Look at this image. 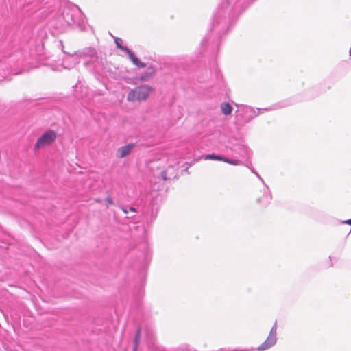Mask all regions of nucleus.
Instances as JSON below:
<instances>
[{"label": "nucleus", "mask_w": 351, "mask_h": 351, "mask_svg": "<svg viewBox=\"0 0 351 351\" xmlns=\"http://www.w3.org/2000/svg\"><path fill=\"white\" fill-rule=\"evenodd\" d=\"M153 73L154 69L152 68H149L147 71L139 77V79L141 81H147L153 75Z\"/></svg>", "instance_id": "18"}, {"label": "nucleus", "mask_w": 351, "mask_h": 351, "mask_svg": "<svg viewBox=\"0 0 351 351\" xmlns=\"http://www.w3.org/2000/svg\"><path fill=\"white\" fill-rule=\"evenodd\" d=\"M158 210L154 209L153 207H148L143 211V215L147 222H152L156 217Z\"/></svg>", "instance_id": "14"}, {"label": "nucleus", "mask_w": 351, "mask_h": 351, "mask_svg": "<svg viewBox=\"0 0 351 351\" xmlns=\"http://www.w3.org/2000/svg\"><path fill=\"white\" fill-rule=\"evenodd\" d=\"M332 265H333V264L331 263H330L329 267H332Z\"/></svg>", "instance_id": "28"}, {"label": "nucleus", "mask_w": 351, "mask_h": 351, "mask_svg": "<svg viewBox=\"0 0 351 351\" xmlns=\"http://www.w3.org/2000/svg\"><path fill=\"white\" fill-rule=\"evenodd\" d=\"M253 350H248V349H243V350H239V349H234V350H227L226 349H221L220 351H252Z\"/></svg>", "instance_id": "25"}, {"label": "nucleus", "mask_w": 351, "mask_h": 351, "mask_svg": "<svg viewBox=\"0 0 351 351\" xmlns=\"http://www.w3.org/2000/svg\"><path fill=\"white\" fill-rule=\"evenodd\" d=\"M329 259H330V261H332V257H331V256H329Z\"/></svg>", "instance_id": "29"}, {"label": "nucleus", "mask_w": 351, "mask_h": 351, "mask_svg": "<svg viewBox=\"0 0 351 351\" xmlns=\"http://www.w3.org/2000/svg\"><path fill=\"white\" fill-rule=\"evenodd\" d=\"M223 162L232 165H240L242 164V162L238 159H230L226 157H224Z\"/></svg>", "instance_id": "19"}, {"label": "nucleus", "mask_w": 351, "mask_h": 351, "mask_svg": "<svg viewBox=\"0 0 351 351\" xmlns=\"http://www.w3.org/2000/svg\"><path fill=\"white\" fill-rule=\"evenodd\" d=\"M341 223L351 225V219H348V220H345V221H342Z\"/></svg>", "instance_id": "26"}, {"label": "nucleus", "mask_w": 351, "mask_h": 351, "mask_svg": "<svg viewBox=\"0 0 351 351\" xmlns=\"http://www.w3.org/2000/svg\"><path fill=\"white\" fill-rule=\"evenodd\" d=\"M122 42L123 40L121 38L114 37V43L117 47L121 51H125L128 56L130 60L135 66L138 68H145L146 66V64L142 62L128 47L122 45Z\"/></svg>", "instance_id": "9"}, {"label": "nucleus", "mask_w": 351, "mask_h": 351, "mask_svg": "<svg viewBox=\"0 0 351 351\" xmlns=\"http://www.w3.org/2000/svg\"><path fill=\"white\" fill-rule=\"evenodd\" d=\"M80 62L86 68H90L96 71H99L103 67V60L99 56L96 49L93 47H86L77 51Z\"/></svg>", "instance_id": "5"}, {"label": "nucleus", "mask_w": 351, "mask_h": 351, "mask_svg": "<svg viewBox=\"0 0 351 351\" xmlns=\"http://www.w3.org/2000/svg\"><path fill=\"white\" fill-rule=\"evenodd\" d=\"M79 12L75 9L67 6L61 7L56 17L53 19V27L60 30H64L66 27L78 24L80 22L77 15Z\"/></svg>", "instance_id": "4"}, {"label": "nucleus", "mask_w": 351, "mask_h": 351, "mask_svg": "<svg viewBox=\"0 0 351 351\" xmlns=\"http://www.w3.org/2000/svg\"><path fill=\"white\" fill-rule=\"evenodd\" d=\"M105 202L107 204V206L112 205L114 204L113 199L110 196L107 197L105 199Z\"/></svg>", "instance_id": "22"}, {"label": "nucleus", "mask_w": 351, "mask_h": 351, "mask_svg": "<svg viewBox=\"0 0 351 351\" xmlns=\"http://www.w3.org/2000/svg\"><path fill=\"white\" fill-rule=\"evenodd\" d=\"M56 138V133L55 131L51 130L46 131L37 140L34 145V149H39L40 148L50 145L55 141Z\"/></svg>", "instance_id": "10"}, {"label": "nucleus", "mask_w": 351, "mask_h": 351, "mask_svg": "<svg viewBox=\"0 0 351 351\" xmlns=\"http://www.w3.org/2000/svg\"><path fill=\"white\" fill-rule=\"evenodd\" d=\"M145 250H146L145 254V258H148L150 257V254H149V248H148V247H147V245L146 244L145 245Z\"/></svg>", "instance_id": "24"}, {"label": "nucleus", "mask_w": 351, "mask_h": 351, "mask_svg": "<svg viewBox=\"0 0 351 351\" xmlns=\"http://www.w3.org/2000/svg\"><path fill=\"white\" fill-rule=\"evenodd\" d=\"M29 57H27L23 50L14 49L5 53L0 57V82L8 79V74H19L24 71H29L31 69L38 68L40 65H45L44 62L33 64L29 62Z\"/></svg>", "instance_id": "2"}, {"label": "nucleus", "mask_w": 351, "mask_h": 351, "mask_svg": "<svg viewBox=\"0 0 351 351\" xmlns=\"http://www.w3.org/2000/svg\"><path fill=\"white\" fill-rule=\"evenodd\" d=\"M277 342V322L276 321L271 327L269 335L263 343L257 347V351H265L270 349Z\"/></svg>", "instance_id": "8"}, {"label": "nucleus", "mask_w": 351, "mask_h": 351, "mask_svg": "<svg viewBox=\"0 0 351 351\" xmlns=\"http://www.w3.org/2000/svg\"><path fill=\"white\" fill-rule=\"evenodd\" d=\"M234 105L237 106V110H236L235 122L237 127L239 128L243 127L245 124L250 123L253 119L256 117L260 114L274 109V107L254 108L250 106L243 104L238 105L236 103Z\"/></svg>", "instance_id": "3"}, {"label": "nucleus", "mask_w": 351, "mask_h": 351, "mask_svg": "<svg viewBox=\"0 0 351 351\" xmlns=\"http://www.w3.org/2000/svg\"><path fill=\"white\" fill-rule=\"evenodd\" d=\"M204 160H219L223 161L224 160V157L220 155L215 154H206L204 156Z\"/></svg>", "instance_id": "16"}, {"label": "nucleus", "mask_w": 351, "mask_h": 351, "mask_svg": "<svg viewBox=\"0 0 351 351\" xmlns=\"http://www.w3.org/2000/svg\"><path fill=\"white\" fill-rule=\"evenodd\" d=\"M250 169L251 171L256 175V176L262 182V184L265 182L263 178L258 174V173L254 169L250 168Z\"/></svg>", "instance_id": "21"}, {"label": "nucleus", "mask_w": 351, "mask_h": 351, "mask_svg": "<svg viewBox=\"0 0 351 351\" xmlns=\"http://www.w3.org/2000/svg\"><path fill=\"white\" fill-rule=\"evenodd\" d=\"M230 149L232 152L231 155L234 158L247 159L251 156L250 148L243 141L232 144Z\"/></svg>", "instance_id": "7"}, {"label": "nucleus", "mask_w": 351, "mask_h": 351, "mask_svg": "<svg viewBox=\"0 0 351 351\" xmlns=\"http://www.w3.org/2000/svg\"><path fill=\"white\" fill-rule=\"evenodd\" d=\"M143 289L142 287H138L137 290L135 291V295L138 299H140L143 295Z\"/></svg>", "instance_id": "20"}, {"label": "nucleus", "mask_w": 351, "mask_h": 351, "mask_svg": "<svg viewBox=\"0 0 351 351\" xmlns=\"http://www.w3.org/2000/svg\"><path fill=\"white\" fill-rule=\"evenodd\" d=\"M152 88L147 85H141L131 90L128 95L129 101L145 100L148 97Z\"/></svg>", "instance_id": "6"}, {"label": "nucleus", "mask_w": 351, "mask_h": 351, "mask_svg": "<svg viewBox=\"0 0 351 351\" xmlns=\"http://www.w3.org/2000/svg\"><path fill=\"white\" fill-rule=\"evenodd\" d=\"M134 147V143H129L126 145L119 147L117 151V156L123 158L127 156Z\"/></svg>", "instance_id": "13"}, {"label": "nucleus", "mask_w": 351, "mask_h": 351, "mask_svg": "<svg viewBox=\"0 0 351 351\" xmlns=\"http://www.w3.org/2000/svg\"><path fill=\"white\" fill-rule=\"evenodd\" d=\"M246 0H225L215 12L208 34L202 42L203 46L210 43L218 45V40L230 28L238 15L250 4L245 5Z\"/></svg>", "instance_id": "1"}, {"label": "nucleus", "mask_w": 351, "mask_h": 351, "mask_svg": "<svg viewBox=\"0 0 351 351\" xmlns=\"http://www.w3.org/2000/svg\"><path fill=\"white\" fill-rule=\"evenodd\" d=\"M262 195L257 197L256 202L263 207L267 206L272 199L271 192L265 182L263 183V189L261 190Z\"/></svg>", "instance_id": "12"}, {"label": "nucleus", "mask_w": 351, "mask_h": 351, "mask_svg": "<svg viewBox=\"0 0 351 351\" xmlns=\"http://www.w3.org/2000/svg\"><path fill=\"white\" fill-rule=\"evenodd\" d=\"M220 108H221V112L226 116L231 114L232 110H233L232 106L228 102H222L220 104Z\"/></svg>", "instance_id": "15"}, {"label": "nucleus", "mask_w": 351, "mask_h": 351, "mask_svg": "<svg viewBox=\"0 0 351 351\" xmlns=\"http://www.w3.org/2000/svg\"><path fill=\"white\" fill-rule=\"evenodd\" d=\"M64 56L62 58V66L64 69H73L80 62V59L77 54V51L73 53H69L64 51Z\"/></svg>", "instance_id": "11"}, {"label": "nucleus", "mask_w": 351, "mask_h": 351, "mask_svg": "<svg viewBox=\"0 0 351 351\" xmlns=\"http://www.w3.org/2000/svg\"><path fill=\"white\" fill-rule=\"evenodd\" d=\"M122 210L125 213H128L129 210L132 211V212H136V208L134 207H132V206H130L128 208H122Z\"/></svg>", "instance_id": "23"}, {"label": "nucleus", "mask_w": 351, "mask_h": 351, "mask_svg": "<svg viewBox=\"0 0 351 351\" xmlns=\"http://www.w3.org/2000/svg\"><path fill=\"white\" fill-rule=\"evenodd\" d=\"M162 178H163L164 180H167L166 172L165 171H163L162 173Z\"/></svg>", "instance_id": "27"}, {"label": "nucleus", "mask_w": 351, "mask_h": 351, "mask_svg": "<svg viewBox=\"0 0 351 351\" xmlns=\"http://www.w3.org/2000/svg\"><path fill=\"white\" fill-rule=\"evenodd\" d=\"M140 337H141V328H139L137 329L136 334H135L134 339L133 351L137 350V348H138V346L139 344V341H140Z\"/></svg>", "instance_id": "17"}]
</instances>
